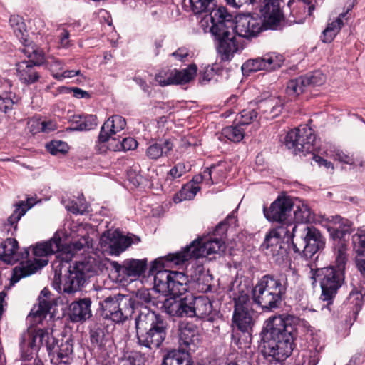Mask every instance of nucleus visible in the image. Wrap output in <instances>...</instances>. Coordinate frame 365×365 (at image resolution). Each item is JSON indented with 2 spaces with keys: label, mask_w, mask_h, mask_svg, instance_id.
<instances>
[{
  "label": "nucleus",
  "mask_w": 365,
  "mask_h": 365,
  "mask_svg": "<svg viewBox=\"0 0 365 365\" xmlns=\"http://www.w3.org/2000/svg\"><path fill=\"white\" fill-rule=\"evenodd\" d=\"M299 322L298 317L289 314L274 316L266 320L262 354L269 363H282L292 354Z\"/></svg>",
  "instance_id": "obj_1"
},
{
  "label": "nucleus",
  "mask_w": 365,
  "mask_h": 365,
  "mask_svg": "<svg viewBox=\"0 0 365 365\" xmlns=\"http://www.w3.org/2000/svg\"><path fill=\"white\" fill-rule=\"evenodd\" d=\"M133 300L135 301V309L138 304L145 305L135 319L138 344L150 349L159 348L167 336V322L161 315L147 309L148 305L155 304L148 289L138 290Z\"/></svg>",
  "instance_id": "obj_2"
},
{
  "label": "nucleus",
  "mask_w": 365,
  "mask_h": 365,
  "mask_svg": "<svg viewBox=\"0 0 365 365\" xmlns=\"http://www.w3.org/2000/svg\"><path fill=\"white\" fill-rule=\"evenodd\" d=\"M211 22L210 31L217 41V52L221 60L230 61L239 50L234 35L235 21L233 16L224 6H216L205 15Z\"/></svg>",
  "instance_id": "obj_3"
},
{
  "label": "nucleus",
  "mask_w": 365,
  "mask_h": 365,
  "mask_svg": "<svg viewBox=\"0 0 365 365\" xmlns=\"http://www.w3.org/2000/svg\"><path fill=\"white\" fill-rule=\"evenodd\" d=\"M189 281L188 276L180 272L163 269L155 273L154 289L164 296L173 297L165 299L162 305V308L169 315L179 317L180 299L176 300L175 297L187 291Z\"/></svg>",
  "instance_id": "obj_4"
},
{
  "label": "nucleus",
  "mask_w": 365,
  "mask_h": 365,
  "mask_svg": "<svg viewBox=\"0 0 365 365\" xmlns=\"http://www.w3.org/2000/svg\"><path fill=\"white\" fill-rule=\"evenodd\" d=\"M230 218L232 217L228 216L225 220L220 222L212 237L197 239L183 250L170 253L168 258L175 264H180L192 258L198 259L224 252L225 244L222 237L227 230V220Z\"/></svg>",
  "instance_id": "obj_5"
},
{
  "label": "nucleus",
  "mask_w": 365,
  "mask_h": 365,
  "mask_svg": "<svg viewBox=\"0 0 365 365\" xmlns=\"http://www.w3.org/2000/svg\"><path fill=\"white\" fill-rule=\"evenodd\" d=\"M346 245L339 242L335 252L334 264L318 269L314 274V278L319 281L322 289L321 299L331 304L338 290L342 286L345 279V269L347 262Z\"/></svg>",
  "instance_id": "obj_6"
},
{
  "label": "nucleus",
  "mask_w": 365,
  "mask_h": 365,
  "mask_svg": "<svg viewBox=\"0 0 365 365\" xmlns=\"http://www.w3.org/2000/svg\"><path fill=\"white\" fill-rule=\"evenodd\" d=\"M29 251L25 248L19 251L18 242L14 238H7L0 245V259L7 264H14L19 261L20 263L12 271L11 283L15 284L21 279L36 273L38 269L46 266L48 260L35 259L36 264L27 260Z\"/></svg>",
  "instance_id": "obj_7"
},
{
  "label": "nucleus",
  "mask_w": 365,
  "mask_h": 365,
  "mask_svg": "<svg viewBox=\"0 0 365 365\" xmlns=\"http://www.w3.org/2000/svg\"><path fill=\"white\" fill-rule=\"evenodd\" d=\"M62 261L56 260L54 263L55 272L60 274L64 273L63 291L71 294L79 291L84 285L86 279L91 277L96 272L94 259H86L69 264L71 257H61Z\"/></svg>",
  "instance_id": "obj_8"
},
{
  "label": "nucleus",
  "mask_w": 365,
  "mask_h": 365,
  "mask_svg": "<svg viewBox=\"0 0 365 365\" xmlns=\"http://www.w3.org/2000/svg\"><path fill=\"white\" fill-rule=\"evenodd\" d=\"M289 286L287 278L282 283L280 279L265 275L252 289L253 302L264 311H272L279 307L282 296Z\"/></svg>",
  "instance_id": "obj_9"
},
{
  "label": "nucleus",
  "mask_w": 365,
  "mask_h": 365,
  "mask_svg": "<svg viewBox=\"0 0 365 365\" xmlns=\"http://www.w3.org/2000/svg\"><path fill=\"white\" fill-rule=\"evenodd\" d=\"M235 303L232 324L242 332L252 331L257 318V312L252 308L249 289L244 285L240 286L233 297Z\"/></svg>",
  "instance_id": "obj_10"
},
{
  "label": "nucleus",
  "mask_w": 365,
  "mask_h": 365,
  "mask_svg": "<svg viewBox=\"0 0 365 365\" xmlns=\"http://www.w3.org/2000/svg\"><path fill=\"white\" fill-rule=\"evenodd\" d=\"M54 339L49 333L42 329L29 328L21 337L20 346L24 361L32 359V350H37L45 346L48 351H51ZM21 365H43L40 359H35L32 362H24Z\"/></svg>",
  "instance_id": "obj_11"
},
{
  "label": "nucleus",
  "mask_w": 365,
  "mask_h": 365,
  "mask_svg": "<svg viewBox=\"0 0 365 365\" xmlns=\"http://www.w3.org/2000/svg\"><path fill=\"white\" fill-rule=\"evenodd\" d=\"M102 315L115 323H122L131 317L135 309V301L128 295L108 296L99 302Z\"/></svg>",
  "instance_id": "obj_12"
},
{
  "label": "nucleus",
  "mask_w": 365,
  "mask_h": 365,
  "mask_svg": "<svg viewBox=\"0 0 365 365\" xmlns=\"http://www.w3.org/2000/svg\"><path fill=\"white\" fill-rule=\"evenodd\" d=\"M324 246V239L320 232L313 226H303L293 241L295 252L302 254L306 259L312 258Z\"/></svg>",
  "instance_id": "obj_13"
},
{
  "label": "nucleus",
  "mask_w": 365,
  "mask_h": 365,
  "mask_svg": "<svg viewBox=\"0 0 365 365\" xmlns=\"http://www.w3.org/2000/svg\"><path fill=\"white\" fill-rule=\"evenodd\" d=\"M315 140L313 130L303 125L287 134L285 145L289 149L292 150L294 154L302 153L305 155L314 150Z\"/></svg>",
  "instance_id": "obj_14"
},
{
  "label": "nucleus",
  "mask_w": 365,
  "mask_h": 365,
  "mask_svg": "<svg viewBox=\"0 0 365 365\" xmlns=\"http://www.w3.org/2000/svg\"><path fill=\"white\" fill-rule=\"evenodd\" d=\"M140 241V237L135 235H123L117 230H108L100 238V244L103 250L109 251L114 255H119L131 245L137 244Z\"/></svg>",
  "instance_id": "obj_15"
},
{
  "label": "nucleus",
  "mask_w": 365,
  "mask_h": 365,
  "mask_svg": "<svg viewBox=\"0 0 365 365\" xmlns=\"http://www.w3.org/2000/svg\"><path fill=\"white\" fill-rule=\"evenodd\" d=\"M264 28L262 19L250 14H240L236 17L234 34L239 36L251 38L256 37Z\"/></svg>",
  "instance_id": "obj_16"
},
{
  "label": "nucleus",
  "mask_w": 365,
  "mask_h": 365,
  "mask_svg": "<svg viewBox=\"0 0 365 365\" xmlns=\"http://www.w3.org/2000/svg\"><path fill=\"white\" fill-rule=\"evenodd\" d=\"M260 14L264 29H277L284 19L278 0H260Z\"/></svg>",
  "instance_id": "obj_17"
},
{
  "label": "nucleus",
  "mask_w": 365,
  "mask_h": 365,
  "mask_svg": "<svg viewBox=\"0 0 365 365\" xmlns=\"http://www.w3.org/2000/svg\"><path fill=\"white\" fill-rule=\"evenodd\" d=\"M294 202L289 197H278L269 209H264L266 218L270 222H284L289 220Z\"/></svg>",
  "instance_id": "obj_18"
},
{
  "label": "nucleus",
  "mask_w": 365,
  "mask_h": 365,
  "mask_svg": "<svg viewBox=\"0 0 365 365\" xmlns=\"http://www.w3.org/2000/svg\"><path fill=\"white\" fill-rule=\"evenodd\" d=\"M44 58L41 53H38V58L34 61H24L16 64V73L19 81L24 84H33L38 81L40 75L36 71V66L43 63Z\"/></svg>",
  "instance_id": "obj_19"
},
{
  "label": "nucleus",
  "mask_w": 365,
  "mask_h": 365,
  "mask_svg": "<svg viewBox=\"0 0 365 365\" xmlns=\"http://www.w3.org/2000/svg\"><path fill=\"white\" fill-rule=\"evenodd\" d=\"M126 126V121L120 115H113L108 118L101 128L97 144H107L110 139H115L113 135L123 130Z\"/></svg>",
  "instance_id": "obj_20"
},
{
  "label": "nucleus",
  "mask_w": 365,
  "mask_h": 365,
  "mask_svg": "<svg viewBox=\"0 0 365 365\" xmlns=\"http://www.w3.org/2000/svg\"><path fill=\"white\" fill-rule=\"evenodd\" d=\"M179 341L186 352L194 351L200 342L197 327L192 323H182L179 328Z\"/></svg>",
  "instance_id": "obj_21"
},
{
  "label": "nucleus",
  "mask_w": 365,
  "mask_h": 365,
  "mask_svg": "<svg viewBox=\"0 0 365 365\" xmlns=\"http://www.w3.org/2000/svg\"><path fill=\"white\" fill-rule=\"evenodd\" d=\"M111 265L119 275L138 277L145 272L147 261L145 259H128L122 264L117 262H113Z\"/></svg>",
  "instance_id": "obj_22"
},
{
  "label": "nucleus",
  "mask_w": 365,
  "mask_h": 365,
  "mask_svg": "<svg viewBox=\"0 0 365 365\" xmlns=\"http://www.w3.org/2000/svg\"><path fill=\"white\" fill-rule=\"evenodd\" d=\"M50 294V292L46 288L41 291V296L38 297V304L34 306L28 316V319L31 320L34 324L41 323L43 319L49 313L52 307V303L49 298Z\"/></svg>",
  "instance_id": "obj_23"
},
{
  "label": "nucleus",
  "mask_w": 365,
  "mask_h": 365,
  "mask_svg": "<svg viewBox=\"0 0 365 365\" xmlns=\"http://www.w3.org/2000/svg\"><path fill=\"white\" fill-rule=\"evenodd\" d=\"M62 250V240L59 235H55L50 240L44 242L36 244L33 247V255L35 257L34 259L38 260L36 257H46L48 255L61 252ZM40 259L39 260H41ZM42 259H44L43 258ZM48 260L47 259H46ZM34 264H36L34 260Z\"/></svg>",
  "instance_id": "obj_24"
},
{
  "label": "nucleus",
  "mask_w": 365,
  "mask_h": 365,
  "mask_svg": "<svg viewBox=\"0 0 365 365\" xmlns=\"http://www.w3.org/2000/svg\"><path fill=\"white\" fill-rule=\"evenodd\" d=\"M91 301L89 298H83L73 302L69 307V317L72 322H83L91 316Z\"/></svg>",
  "instance_id": "obj_25"
},
{
  "label": "nucleus",
  "mask_w": 365,
  "mask_h": 365,
  "mask_svg": "<svg viewBox=\"0 0 365 365\" xmlns=\"http://www.w3.org/2000/svg\"><path fill=\"white\" fill-rule=\"evenodd\" d=\"M329 220L330 225L328 227V231L329 232L330 235L334 240H339L336 245V250H337L339 242H341L345 245V243L341 241V238L345 234L350 232L352 224L349 220L344 219L339 215L332 216ZM336 251V250H335V252Z\"/></svg>",
  "instance_id": "obj_26"
},
{
  "label": "nucleus",
  "mask_w": 365,
  "mask_h": 365,
  "mask_svg": "<svg viewBox=\"0 0 365 365\" xmlns=\"http://www.w3.org/2000/svg\"><path fill=\"white\" fill-rule=\"evenodd\" d=\"M137 141L130 137L123 138L120 139H110L107 144H96V149L101 153H106L107 150L110 151H128L134 150L137 148Z\"/></svg>",
  "instance_id": "obj_27"
},
{
  "label": "nucleus",
  "mask_w": 365,
  "mask_h": 365,
  "mask_svg": "<svg viewBox=\"0 0 365 365\" xmlns=\"http://www.w3.org/2000/svg\"><path fill=\"white\" fill-rule=\"evenodd\" d=\"M173 146L170 139L152 141L146 148L145 155L150 160H158L167 156L173 150Z\"/></svg>",
  "instance_id": "obj_28"
},
{
  "label": "nucleus",
  "mask_w": 365,
  "mask_h": 365,
  "mask_svg": "<svg viewBox=\"0 0 365 365\" xmlns=\"http://www.w3.org/2000/svg\"><path fill=\"white\" fill-rule=\"evenodd\" d=\"M283 244V242L267 235L262 247L265 255L273 257L277 262H281L284 260L287 254V250Z\"/></svg>",
  "instance_id": "obj_29"
},
{
  "label": "nucleus",
  "mask_w": 365,
  "mask_h": 365,
  "mask_svg": "<svg viewBox=\"0 0 365 365\" xmlns=\"http://www.w3.org/2000/svg\"><path fill=\"white\" fill-rule=\"evenodd\" d=\"M281 223L279 226L272 230L267 235L282 242L284 240L288 242L289 240H292L293 243L295 236L299 235L300 228L290 222L289 220Z\"/></svg>",
  "instance_id": "obj_30"
},
{
  "label": "nucleus",
  "mask_w": 365,
  "mask_h": 365,
  "mask_svg": "<svg viewBox=\"0 0 365 365\" xmlns=\"http://www.w3.org/2000/svg\"><path fill=\"white\" fill-rule=\"evenodd\" d=\"M257 110L262 115H264L266 119H272L281 113L282 103L278 98H269L260 101Z\"/></svg>",
  "instance_id": "obj_31"
},
{
  "label": "nucleus",
  "mask_w": 365,
  "mask_h": 365,
  "mask_svg": "<svg viewBox=\"0 0 365 365\" xmlns=\"http://www.w3.org/2000/svg\"><path fill=\"white\" fill-rule=\"evenodd\" d=\"M197 67L195 64L190 65L187 68L173 71L172 80L167 84H185L192 81L197 74Z\"/></svg>",
  "instance_id": "obj_32"
},
{
  "label": "nucleus",
  "mask_w": 365,
  "mask_h": 365,
  "mask_svg": "<svg viewBox=\"0 0 365 365\" xmlns=\"http://www.w3.org/2000/svg\"><path fill=\"white\" fill-rule=\"evenodd\" d=\"M197 67L195 64L190 65L187 68L173 71L172 80L167 84H185L192 81L197 74Z\"/></svg>",
  "instance_id": "obj_33"
},
{
  "label": "nucleus",
  "mask_w": 365,
  "mask_h": 365,
  "mask_svg": "<svg viewBox=\"0 0 365 365\" xmlns=\"http://www.w3.org/2000/svg\"><path fill=\"white\" fill-rule=\"evenodd\" d=\"M88 239H89V237L88 236H83L80 239L71 242L68 245L67 247L63 248L62 247L61 251H63V250H64V251L61 252L58 255L57 260L62 261V259L61 257V256H63L65 258H66L68 257H71V259L76 252L84 249L86 247H88V246H89Z\"/></svg>",
  "instance_id": "obj_34"
},
{
  "label": "nucleus",
  "mask_w": 365,
  "mask_h": 365,
  "mask_svg": "<svg viewBox=\"0 0 365 365\" xmlns=\"http://www.w3.org/2000/svg\"><path fill=\"white\" fill-rule=\"evenodd\" d=\"M9 24L14 31L15 36L22 43L26 45L28 42V32L26 31V26L22 17L18 15L11 16L9 19Z\"/></svg>",
  "instance_id": "obj_35"
},
{
  "label": "nucleus",
  "mask_w": 365,
  "mask_h": 365,
  "mask_svg": "<svg viewBox=\"0 0 365 365\" xmlns=\"http://www.w3.org/2000/svg\"><path fill=\"white\" fill-rule=\"evenodd\" d=\"M188 352L183 350H173L165 356L162 365H189Z\"/></svg>",
  "instance_id": "obj_36"
},
{
  "label": "nucleus",
  "mask_w": 365,
  "mask_h": 365,
  "mask_svg": "<svg viewBox=\"0 0 365 365\" xmlns=\"http://www.w3.org/2000/svg\"><path fill=\"white\" fill-rule=\"evenodd\" d=\"M346 17V14H340L335 21L329 23L323 31L322 41L325 43L331 42L335 36L339 32L344 26L343 19Z\"/></svg>",
  "instance_id": "obj_37"
},
{
  "label": "nucleus",
  "mask_w": 365,
  "mask_h": 365,
  "mask_svg": "<svg viewBox=\"0 0 365 365\" xmlns=\"http://www.w3.org/2000/svg\"><path fill=\"white\" fill-rule=\"evenodd\" d=\"M195 317L204 318L212 312V305L207 297H198L193 299Z\"/></svg>",
  "instance_id": "obj_38"
},
{
  "label": "nucleus",
  "mask_w": 365,
  "mask_h": 365,
  "mask_svg": "<svg viewBox=\"0 0 365 365\" xmlns=\"http://www.w3.org/2000/svg\"><path fill=\"white\" fill-rule=\"evenodd\" d=\"M34 205V202L28 200L26 202L21 201L16 205V208L13 213L7 219V225L14 227V230L16 229L17 222L21 217L24 215L26 212Z\"/></svg>",
  "instance_id": "obj_39"
},
{
  "label": "nucleus",
  "mask_w": 365,
  "mask_h": 365,
  "mask_svg": "<svg viewBox=\"0 0 365 365\" xmlns=\"http://www.w3.org/2000/svg\"><path fill=\"white\" fill-rule=\"evenodd\" d=\"M73 354V344L70 339L62 340L61 344L58 346L56 352V362L68 364L72 360L71 355Z\"/></svg>",
  "instance_id": "obj_40"
},
{
  "label": "nucleus",
  "mask_w": 365,
  "mask_h": 365,
  "mask_svg": "<svg viewBox=\"0 0 365 365\" xmlns=\"http://www.w3.org/2000/svg\"><path fill=\"white\" fill-rule=\"evenodd\" d=\"M294 217L297 222L307 223L314 219L310 208L305 202L299 201L297 204L294 203Z\"/></svg>",
  "instance_id": "obj_41"
},
{
  "label": "nucleus",
  "mask_w": 365,
  "mask_h": 365,
  "mask_svg": "<svg viewBox=\"0 0 365 365\" xmlns=\"http://www.w3.org/2000/svg\"><path fill=\"white\" fill-rule=\"evenodd\" d=\"M76 130H90L97 126V118L96 115H87L85 116L77 115L73 117V123Z\"/></svg>",
  "instance_id": "obj_42"
},
{
  "label": "nucleus",
  "mask_w": 365,
  "mask_h": 365,
  "mask_svg": "<svg viewBox=\"0 0 365 365\" xmlns=\"http://www.w3.org/2000/svg\"><path fill=\"white\" fill-rule=\"evenodd\" d=\"M192 11L197 14H206L217 6V0H189Z\"/></svg>",
  "instance_id": "obj_43"
},
{
  "label": "nucleus",
  "mask_w": 365,
  "mask_h": 365,
  "mask_svg": "<svg viewBox=\"0 0 365 365\" xmlns=\"http://www.w3.org/2000/svg\"><path fill=\"white\" fill-rule=\"evenodd\" d=\"M222 135L232 142H240L245 136V130L237 123L236 125L227 126L222 129Z\"/></svg>",
  "instance_id": "obj_44"
},
{
  "label": "nucleus",
  "mask_w": 365,
  "mask_h": 365,
  "mask_svg": "<svg viewBox=\"0 0 365 365\" xmlns=\"http://www.w3.org/2000/svg\"><path fill=\"white\" fill-rule=\"evenodd\" d=\"M262 61L264 64V70L271 71L281 66L284 61L282 56L275 53H271L263 56Z\"/></svg>",
  "instance_id": "obj_45"
},
{
  "label": "nucleus",
  "mask_w": 365,
  "mask_h": 365,
  "mask_svg": "<svg viewBox=\"0 0 365 365\" xmlns=\"http://www.w3.org/2000/svg\"><path fill=\"white\" fill-rule=\"evenodd\" d=\"M308 86L305 83L304 76H300L296 79L291 80L288 82L287 91L290 95H299L304 91L305 87Z\"/></svg>",
  "instance_id": "obj_46"
},
{
  "label": "nucleus",
  "mask_w": 365,
  "mask_h": 365,
  "mask_svg": "<svg viewBox=\"0 0 365 365\" xmlns=\"http://www.w3.org/2000/svg\"><path fill=\"white\" fill-rule=\"evenodd\" d=\"M257 114L258 113L255 109H244L240 113V115L236 120L240 125H247L257 118Z\"/></svg>",
  "instance_id": "obj_47"
},
{
  "label": "nucleus",
  "mask_w": 365,
  "mask_h": 365,
  "mask_svg": "<svg viewBox=\"0 0 365 365\" xmlns=\"http://www.w3.org/2000/svg\"><path fill=\"white\" fill-rule=\"evenodd\" d=\"M179 317H195L193 299L188 300L187 298L180 299Z\"/></svg>",
  "instance_id": "obj_48"
},
{
  "label": "nucleus",
  "mask_w": 365,
  "mask_h": 365,
  "mask_svg": "<svg viewBox=\"0 0 365 365\" xmlns=\"http://www.w3.org/2000/svg\"><path fill=\"white\" fill-rule=\"evenodd\" d=\"M304 78L307 86H319L322 85L326 81V76L319 71L307 74Z\"/></svg>",
  "instance_id": "obj_49"
},
{
  "label": "nucleus",
  "mask_w": 365,
  "mask_h": 365,
  "mask_svg": "<svg viewBox=\"0 0 365 365\" xmlns=\"http://www.w3.org/2000/svg\"><path fill=\"white\" fill-rule=\"evenodd\" d=\"M242 71L248 72H256L259 70H264V64L262 58H256L247 61L242 66Z\"/></svg>",
  "instance_id": "obj_50"
},
{
  "label": "nucleus",
  "mask_w": 365,
  "mask_h": 365,
  "mask_svg": "<svg viewBox=\"0 0 365 365\" xmlns=\"http://www.w3.org/2000/svg\"><path fill=\"white\" fill-rule=\"evenodd\" d=\"M220 171H222V170L219 168V166L213 165L210 168H206L200 175L204 181H205L207 184L212 185L214 183H217L219 178L216 176L212 177V174H215Z\"/></svg>",
  "instance_id": "obj_51"
},
{
  "label": "nucleus",
  "mask_w": 365,
  "mask_h": 365,
  "mask_svg": "<svg viewBox=\"0 0 365 365\" xmlns=\"http://www.w3.org/2000/svg\"><path fill=\"white\" fill-rule=\"evenodd\" d=\"M199 190L200 187L198 185L187 184L182 187L178 195L180 197V200H192Z\"/></svg>",
  "instance_id": "obj_52"
},
{
  "label": "nucleus",
  "mask_w": 365,
  "mask_h": 365,
  "mask_svg": "<svg viewBox=\"0 0 365 365\" xmlns=\"http://www.w3.org/2000/svg\"><path fill=\"white\" fill-rule=\"evenodd\" d=\"M47 150L52 155L58 153H65L68 150V145L66 143L61 140H53L46 145Z\"/></svg>",
  "instance_id": "obj_53"
},
{
  "label": "nucleus",
  "mask_w": 365,
  "mask_h": 365,
  "mask_svg": "<svg viewBox=\"0 0 365 365\" xmlns=\"http://www.w3.org/2000/svg\"><path fill=\"white\" fill-rule=\"evenodd\" d=\"M352 241L355 252L365 254V230L354 235Z\"/></svg>",
  "instance_id": "obj_54"
},
{
  "label": "nucleus",
  "mask_w": 365,
  "mask_h": 365,
  "mask_svg": "<svg viewBox=\"0 0 365 365\" xmlns=\"http://www.w3.org/2000/svg\"><path fill=\"white\" fill-rule=\"evenodd\" d=\"M334 159L339 160V162L354 165L356 163V159L354 155L350 154L349 153L345 152L341 150H336L334 152Z\"/></svg>",
  "instance_id": "obj_55"
},
{
  "label": "nucleus",
  "mask_w": 365,
  "mask_h": 365,
  "mask_svg": "<svg viewBox=\"0 0 365 365\" xmlns=\"http://www.w3.org/2000/svg\"><path fill=\"white\" fill-rule=\"evenodd\" d=\"M187 171V165L184 163H179L170 170L168 176H170L171 179L178 178L184 175Z\"/></svg>",
  "instance_id": "obj_56"
},
{
  "label": "nucleus",
  "mask_w": 365,
  "mask_h": 365,
  "mask_svg": "<svg viewBox=\"0 0 365 365\" xmlns=\"http://www.w3.org/2000/svg\"><path fill=\"white\" fill-rule=\"evenodd\" d=\"M104 336L103 330L101 328L92 329L90 331L91 342L93 345L100 346Z\"/></svg>",
  "instance_id": "obj_57"
},
{
  "label": "nucleus",
  "mask_w": 365,
  "mask_h": 365,
  "mask_svg": "<svg viewBox=\"0 0 365 365\" xmlns=\"http://www.w3.org/2000/svg\"><path fill=\"white\" fill-rule=\"evenodd\" d=\"M173 71H161L155 76V81L161 86H168L169 80H172Z\"/></svg>",
  "instance_id": "obj_58"
},
{
  "label": "nucleus",
  "mask_w": 365,
  "mask_h": 365,
  "mask_svg": "<svg viewBox=\"0 0 365 365\" xmlns=\"http://www.w3.org/2000/svg\"><path fill=\"white\" fill-rule=\"evenodd\" d=\"M66 208L68 211L76 215H82L87 210V206L86 205L81 204V205H78L76 202H71L68 204L66 205Z\"/></svg>",
  "instance_id": "obj_59"
},
{
  "label": "nucleus",
  "mask_w": 365,
  "mask_h": 365,
  "mask_svg": "<svg viewBox=\"0 0 365 365\" xmlns=\"http://www.w3.org/2000/svg\"><path fill=\"white\" fill-rule=\"evenodd\" d=\"M356 264L361 274L365 277V254L356 252Z\"/></svg>",
  "instance_id": "obj_60"
},
{
  "label": "nucleus",
  "mask_w": 365,
  "mask_h": 365,
  "mask_svg": "<svg viewBox=\"0 0 365 365\" xmlns=\"http://www.w3.org/2000/svg\"><path fill=\"white\" fill-rule=\"evenodd\" d=\"M81 75V71H73V70H66L63 71L61 73H56L53 74V77L58 80V81H62L64 78H69L71 77H73L75 76H80Z\"/></svg>",
  "instance_id": "obj_61"
},
{
  "label": "nucleus",
  "mask_w": 365,
  "mask_h": 365,
  "mask_svg": "<svg viewBox=\"0 0 365 365\" xmlns=\"http://www.w3.org/2000/svg\"><path fill=\"white\" fill-rule=\"evenodd\" d=\"M170 254H168L167 256H165L164 257H162V258L155 260L153 263L151 270L152 271H154L155 269L157 270L158 268L165 266V263H167V266H169V264L178 266V264H175L172 261H170L168 258V256ZM181 264H180V265H181Z\"/></svg>",
  "instance_id": "obj_62"
},
{
  "label": "nucleus",
  "mask_w": 365,
  "mask_h": 365,
  "mask_svg": "<svg viewBox=\"0 0 365 365\" xmlns=\"http://www.w3.org/2000/svg\"><path fill=\"white\" fill-rule=\"evenodd\" d=\"M14 101L10 98H3L0 96V110L6 113L12 109Z\"/></svg>",
  "instance_id": "obj_63"
},
{
  "label": "nucleus",
  "mask_w": 365,
  "mask_h": 365,
  "mask_svg": "<svg viewBox=\"0 0 365 365\" xmlns=\"http://www.w3.org/2000/svg\"><path fill=\"white\" fill-rule=\"evenodd\" d=\"M40 125V130L47 133L55 130L57 128L56 123L51 120L41 122Z\"/></svg>",
  "instance_id": "obj_64"
}]
</instances>
